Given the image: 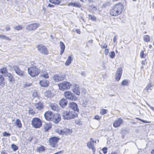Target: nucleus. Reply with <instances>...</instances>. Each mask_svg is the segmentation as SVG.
Masks as SVG:
<instances>
[{"instance_id":"e2e57ef3","label":"nucleus","mask_w":154,"mask_h":154,"mask_svg":"<svg viewBox=\"0 0 154 154\" xmlns=\"http://www.w3.org/2000/svg\"><path fill=\"white\" fill-rule=\"evenodd\" d=\"M4 39L6 40H11V39L10 38L6 36V35H5Z\"/></svg>"},{"instance_id":"aec40b11","label":"nucleus","mask_w":154,"mask_h":154,"mask_svg":"<svg viewBox=\"0 0 154 154\" xmlns=\"http://www.w3.org/2000/svg\"><path fill=\"white\" fill-rule=\"evenodd\" d=\"M49 82L47 80H42L39 82V84L42 87H46L49 85Z\"/></svg>"},{"instance_id":"13d9d810","label":"nucleus","mask_w":154,"mask_h":154,"mask_svg":"<svg viewBox=\"0 0 154 154\" xmlns=\"http://www.w3.org/2000/svg\"><path fill=\"white\" fill-rule=\"evenodd\" d=\"M109 49H107L106 48V49L104 51V53L105 55H107L108 54V53H109Z\"/></svg>"},{"instance_id":"393cba45","label":"nucleus","mask_w":154,"mask_h":154,"mask_svg":"<svg viewBox=\"0 0 154 154\" xmlns=\"http://www.w3.org/2000/svg\"><path fill=\"white\" fill-rule=\"evenodd\" d=\"M50 2L55 5H58L61 3L60 0H49Z\"/></svg>"},{"instance_id":"6e6552de","label":"nucleus","mask_w":154,"mask_h":154,"mask_svg":"<svg viewBox=\"0 0 154 154\" xmlns=\"http://www.w3.org/2000/svg\"><path fill=\"white\" fill-rule=\"evenodd\" d=\"M64 95L65 98L68 99L74 100H76V98L75 94L69 91H65Z\"/></svg>"},{"instance_id":"a878e982","label":"nucleus","mask_w":154,"mask_h":154,"mask_svg":"<svg viewBox=\"0 0 154 154\" xmlns=\"http://www.w3.org/2000/svg\"><path fill=\"white\" fill-rule=\"evenodd\" d=\"M8 72L7 69L5 67H3L0 69V73L3 74L4 76H5Z\"/></svg>"},{"instance_id":"c85d7f7f","label":"nucleus","mask_w":154,"mask_h":154,"mask_svg":"<svg viewBox=\"0 0 154 154\" xmlns=\"http://www.w3.org/2000/svg\"><path fill=\"white\" fill-rule=\"evenodd\" d=\"M143 39L144 42H148L150 41V37L148 35H144L143 36Z\"/></svg>"},{"instance_id":"423d86ee","label":"nucleus","mask_w":154,"mask_h":154,"mask_svg":"<svg viewBox=\"0 0 154 154\" xmlns=\"http://www.w3.org/2000/svg\"><path fill=\"white\" fill-rule=\"evenodd\" d=\"M59 140V137H56L50 138L49 140V145L53 147H57L58 146L57 144Z\"/></svg>"},{"instance_id":"f704fd0d","label":"nucleus","mask_w":154,"mask_h":154,"mask_svg":"<svg viewBox=\"0 0 154 154\" xmlns=\"http://www.w3.org/2000/svg\"><path fill=\"white\" fill-rule=\"evenodd\" d=\"M45 150V147L43 146H41L38 148L37 151V152H40L42 151H44Z\"/></svg>"},{"instance_id":"2f4dec72","label":"nucleus","mask_w":154,"mask_h":154,"mask_svg":"<svg viewBox=\"0 0 154 154\" xmlns=\"http://www.w3.org/2000/svg\"><path fill=\"white\" fill-rule=\"evenodd\" d=\"M51 109L54 111H57L58 109V107L54 104H51L50 105Z\"/></svg>"},{"instance_id":"bb28decb","label":"nucleus","mask_w":154,"mask_h":154,"mask_svg":"<svg viewBox=\"0 0 154 154\" xmlns=\"http://www.w3.org/2000/svg\"><path fill=\"white\" fill-rule=\"evenodd\" d=\"M15 125L17 126L19 128H21L22 127V124L20 121L18 119H17L15 122Z\"/></svg>"},{"instance_id":"7c9ffc66","label":"nucleus","mask_w":154,"mask_h":154,"mask_svg":"<svg viewBox=\"0 0 154 154\" xmlns=\"http://www.w3.org/2000/svg\"><path fill=\"white\" fill-rule=\"evenodd\" d=\"M151 82L149 83L147 85H146V87L144 88V90L147 92L149 89H151L152 88Z\"/></svg>"},{"instance_id":"8fccbe9b","label":"nucleus","mask_w":154,"mask_h":154,"mask_svg":"<svg viewBox=\"0 0 154 154\" xmlns=\"http://www.w3.org/2000/svg\"><path fill=\"white\" fill-rule=\"evenodd\" d=\"M32 84L31 83H26L24 85V87H29L31 86Z\"/></svg>"},{"instance_id":"39448f33","label":"nucleus","mask_w":154,"mask_h":154,"mask_svg":"<svg viewBox=\"0 0 154 154\" xmlns=\"http://www.w3.org/2000/svg\"><path fill=\"white\" fill-rule=\"evenodd\" d=\"M36 47L38 51L41 54L45 55L48 54V51L46 46L42 44H39L37 45Z\"/></svg>"},{"instance_id":"412c9836","label":"nucleus","mask_w":154,"mask_h":154,"mask_svg":"<svg viewBox=\"0 0 154 154\" xmlns=\"http://www.w3.org/2000/svg\"><path fill=\"white\" fill-rule=\"evenodd\" d=\"M35 108L38 110H41L43 109L44 107L43 103L41 102H39L35 104Z\"/></svg>"},{"instance_id":"72a5a7b5","label":"nucleus","mask_w":154,"mask_h":154,"mask_svg":"<svg viewBox=\"0 0 154 154\" xmlns=\"http://www.w3.org/2000/svg\"><path fill=\"white\" fill-rule=\"evenodd\" d=\"M108 112V111L107 109H101L100 111V113L102 115H104L106 114Z\"/></svg>"},{"instance_id":"c9c22d12","label":"nucleus","mask_w":154,"mask_h":154,"mask_svg":"<svg viewBox=\"0 0 154 154\" xmlns=\"http://www.w3.org/2000/svg\"><path fill=\"white\" fill-rule=\"evenodd\" d=\"M11 148L14 151H15L18 149V147L14 144H11Z\"/></svg>"},{"instance_id":"4c0bfd02","label":"nucleus","mask_w":154,"mask_h":154,"mask_svg":"<svg viewBox=\"0 0 154 154\" xmlns=\"http://www.w3.org/2000/svg\"><path fill=\"white\" fill-rule=\"evenodd\" d=\"M28 113L29 114L34 115L35 113L34 110L30 108L29 110Z\"/></svg>"},{"instance_id":"cd10ccee","label":"nucleus","mask_w":154,"mask_h":154,"mask_svg":"<svg viewBox=\"0 0 154 154\" xmlns=\"http://www.w3.org/2000/svg\"><path fill=\"white\" fill-rule=\"evenodd\" d=\"M45 131L46 132L48 131L51 128V125L47 123L44 125Z\"/></svg>"},{"instance_id":"f257e3e1","label":"nucleus","mask_w":154,"mask_h":154,"mask_svg":"<svg viewBox=\"0 0 154 154\" xmlns=\"http://www.w3.org/2000/svg\"><path fill=\"white\" fill-rule=\"evenodd\" d=\"M124 8V5L121 2H119L115 4L113 8L110 10V15L113 16H118L122 13Z\"/></svg>"},{"instance_id":"20e7f679","label":"nucleus","mask_w":154,"mask_h":154,"mask_svg":"<svg viewBox=\"0 0 154 154\" xmlns=\"http://www.w3.org/2000/svg\"><path fill=\"white\" fill-rule=\"evenodd\" d=\"M31 124L32 127L35 128H39L42 126V122L39 118L35 117L32 119Z\"/></svg>"},{"instance_id":"dca6fc26","label":"nucleus","mask_w":154,"mask_h":154,"mask_svg":"<svg viewBox=\"0 0 154 154\" xmlns=\"http://www.w3.org/2000/svg\"><path fill=\"white\" fill-rule=\"evenodd\" d=\"M94 140H93L92 138L90 139V141L88 142L87 143V146L89 149H91L93 152H95V149L93 143Z\"/></svg>"},{"instance_id":"c03bdc74","label":"nucleus","mask_w":154,"mask_h":154,"mask_svg":"<svg viewBox=\"0 0 154 154\" xmlns=\"http://www.w3.org/2000/svg\"><path fill=\"white\" fill-rule=\"evenodd\" d=\"M121 75H120L117 74H116L115 75L116 79L117 81H119L121 78Z\"/></svg>"},{"instance_id":"a19ab883","label":"nucleus","mask_w":154,"mask_h":154,"mask_svg":"<svg viewBox=\"0 0 154 154\" xmlns=\"http://www.w3.org/2000/svg\"><path fill=\"white\" fill-rule=\"evenodd\" d=\"M73 7L80 8L81 6L80 4L78 2H74L73 3Z\"/></svg>"},{"instance_id":"7ed1b4c3","label":"nucleus","mask_w":154,"mask_h":154,"mask_svg":"<svg viewBox=\"0 0 154 154\" xmlns=\"http://www.w3.org/2000/svg\"><path fill=\"white\" fill-rule=\"evenodd\" d=\"M33 66L28 68V70L29 74L32 77L37 76L40 73V70L37 67L35 66L33 64Z\"/></svg>"},{"instance_id":"3c124183","label":"nucleus","mask_w":154,"mask_h":154,"mask_svg":"<svg viewBox=\"0 0 154 154\" xmlns=\"http://www.w3.org/2000/svg\"><path fill=\"white\" fill-rule=\"evenodd\" d=\"M144 51L142 50L141 51L140 53V57L141 58H144Z\"/></svg>"},{"instance_id":"4468645a","label":"nucleus","mask_w":154,"mask_h":154,"mask_svg":"<svg viewBox=\"0 0 154 154\" xmlns=\"http://www.w3.org/2000/svg\"><path fill=\"white\" fill-rule=\"evenodd\" d=\"M60 120V116L58 114H54L51 121H52L55 124H57Z\"/></svg>"},{"instance_id":"de8ad7c7","label":"nucleus","mask_w":154,"mask_h":154,"mask_svg":"<svg viewBox=\"0 0 154 154\" xmlns=\"http://www.w3.org/2000/svg\"><path fill=\"white\" fill-rule=\"evenodd\" d=\"M136 119H138V120H140V121H141L142 122H143V123H149L150 122H149L148 121H147L145 120H143V119H139V118H137Z\"/></svg>"},{"instance_id":"2eb2a0df","label":"nucleus","mask_w":154,"mask_h":154,"mask_svg":"<svg viewBox=\"0 0 154 154\" xmlns=\"http://www.w3.org/2000/svg\"><path fill=\"white\" fill-rule=\"evenodd\" d=\"M123 122V119L121 118H119L114 122L113 126L115 128L119 127Z\"/></svg>"},{"instance_id":"a211bd4d","label":"nucleus","mask_w":154,"mask_h":154,"mask_svg":"<svg viewBox=\"0 0 154 154\" xmlns=\"http://www.w3.org/2000/svg\"><path fill=\"white\" fill-rule=\"evenodd\" d=\"M68 101L65 98H63L61 99L59 101V104L62 108H64L67 106V104Z\"/></svg>"},{"instance_id":"f8f14e48","label":"nucleus","mask_w":154,"mask_h":154,"mask_svg":"<svg viewBox=\"0 0 154 154\" xmlns=\"http://www.w3.org/2000/svg\"><path fill=\"white\" fill-rule=\"evenodd\" d=\"M65 76L64 75L61 74H55L53 76L54 80L56 82H59L64 80Z\"/></svg>"},{"instance_id":"bf43d9fd","label":"nucleus","mask_w":154,"mask_h":154,"mask_svg":"<svg viewBox=\"0 0 154 154\" xmlns=\"http://www.w3.org/2000/svg\"><path fill=\"white\" fill-rule=\"evenodd\" d=\"M5 29L7 31H8L10 30V28L9 26L8 25L5 27Z\"/></svg>"},{"instance_id":"0e129e2a","label":"nucleus","mask_w":154,"mask_h":154,"mask_svg":"<svg viewBox=\"0 0 154 154\" xmlns=\"http://www.w3.org/2000/svg\"><path fill=\"white\" fill-rule=\"evenodd\" d=\"M117 40L116 35H115L113 38V41L114 42H116Z\"/></svg>"},{"instance_id":"4d7b16f0","label":"nucleus","mask_w":154,"mask_h":154,"mask_svg":"<svg viewBox=\"0 0 154 154\" xmlns=\"http://www.w3.org/2000/svg\"><path fill=\"white\" fill-rule=\"evenodd\" d=\"M101 117H100L98 115H96L94 117L95 119H96L97 120H99L100 119H101Z\"/></svg>"},{"instance_id":"680f3d73","label":"nucleus","mask_w":154,"mask_h":154,"mask_svg":"<svg viewBox=\"0 0 154 154\" xmlns=\"http://www.w3.org/2000/svg\"><path fill=\"white\" fill-rule=\"evenodd\" d=\"M48 7L50 8H54V5H51L50 4H49L48 5Z\"/></svg>"},{"instance_id":"1a4fd4ad","label":"nucleus","mask_w":154,"mask_h":154,"mask_svg":"<svg viewBox=\"0 0 154 154\" xmlns=\"http://www.w3.org/2000/svg\"><path fill=\"white\" fill-rule=\"evenodd\" d=\"M40 25L39 23H34L27 25L26 26V29L29 31L34 30L38 28Z\"/></svg>"},{"instance_id":"5fc2aeb1","label":"nucleus","mask_w":154,"mask_h":154,"mask_svg":"<svg viewBox=\"0 0 154 154\" xmlns=\"http://www.w3.org/2000/svg\"><path fill=\"white\" fill-rule=\"evenodd\" d=\"M109 4L108 2H106L104 3L102 5V7L103 8H105L107 6H109Z\"/></svg>"},{"instance_id":"338daca9","label":"nucleus","mask_w":154,"mask_h":154,"mask_svg":"<svg viewBox=\"0 0 154 154\" xmlns=\"http://www.w3.org/2000/svg\"><path fill=\"white\" fill-rule=\"evenodd\" d=\"M73 3H74V2H71L70 3H69L68 5L69 6H73Z\"/></svg>"},{"instance_id":"052dcab7","label":"nucleus","mask_w":154,"mask_h":154,"mask_svg":"<svg viewBox=\"0 0 154 154\" xmlns=\"http://www.w3.org/2000/svg\"><path fill=\"white\" fill-rule=\"evenodd\" d=\"M5 35H0V38L2 39H4L5 37Z\"/></svg>"},{"instance_id":"37998d69","label":"nucleus","mask_w":154,"mask_h":154,"mask_svg":"<svg viewBox=\"0 0 154 154\" xmlns=\"http://www.w3.org/2000/svg\"><path fill=\"white\" fill-rule=\"evenodd\" d=\"M109 56L111 58H114L115 56V54L114 51H112L110 53L109 55Z\"/></svg>"},{"instance_id":"9b49d317","label":"nucleus","mask_w":154,"mask_h":154,"mask_svg":"<svg viewBox=\"0 0 154 154\" xmlns=\"http://www.w3.org/2000/svg\"><path fill=\"white\" fill-rule=\"evenodd\" d=\"M54 114L53 112L51 111H48L45 112L44 115L45 118L46 120L51 121Z\"/></svg>"},{"instance_id":"6e6d98bb","label":"nucleus","mask_w":154,"mask_h":154,"mask_svg":"<svg viewBox=\"0 0 154 154\" xmlns=\"http://www.w3.org/2000/svg\"><path fill=\"white\" fill-rule=\"evenodd\" d=\"M42 76L46 79L48 78L49 77V75L48 73L44 74L42 75Z\"/></svg>"},{"instance_id":"ddd939ff","label":"nucleus","mask_w":154,"mask_h":154,"mask_svg":"<svg viewBox=\"0 0 154 154\" xmlns=\"http://www.w3.org/2000/svg\"><path fill=\"white\" fill-rule=\"evenodd\" d=\"M13 67L15 73L17 75L21 77L24 76V72L20 69L18 66L14 65Z\"/></svg>"},{"instance_id":"b1692460","label":"nucleus","mask_w":154,"mask_h":154,"mask_svg":"<svg viewBox=\"0 0 154 154\" xmlns=\"http://www.w3.org/2000/svg\"><path fill=\"white\" fill-rule=\"evenodd\" d=\"M4 76L5 77H8V79L10 82H11L12 81L13 79V77L12 75L10 73H9L8 72Z\"/></svg>"},{"instance_id":"e433bc0d","label":"nucleus","mask_w":154,"mask_h":154,"mask_svg":"<svg viewBox=\"0 0 154 154\" xmlns=\"http://www.w3.org/2000/svg\"><path fill=\"white\" fill-rule=\"evenodd\" d=\"M122 69L121 68H119L116 71V74H117L120 75H122Z\"/></svg>"},{"instance_id":"864d4df0","label":"nucleus","mask_w":154,"mask_h":154,"mask_svg":"<svg viewBox=\"0 0 154 154\" xmlns=\"http://www.w3.org/2000/svg\"><path fill=\"white\" fill-rule=\"evenodd\" d=\"M0 152L1 154H8L7 152L5 151L4 149H2Z\"/></svg>"},{"instance_id":"79ce46f5","label":"nucleus","mask_w":154,"mask_h":154,"mask_svg":"<svg viewBox=\"0 0 154 154\" xmlns=\"http://www.w3.org/2000/svg\"><path fill=\"white\" fill-rule=\"evenodd\" d=\"M14 29L17 30L19 31L22 30L23 29V27L19 25L15 26Z\"/></svg>"},{"instance_id":"58836bf2","label":"nucleus","mask_w":154,"mask_h":154,"mask_svg":"<svg viewBox=\"0 0 154 154\" xmlns=\"http://www.w3.org/2000/svg\"><path fill=\"white\" fill-rule=\"evenodd\" d=\"M4 78L3 76L1 75H0V85L4 84Z\"/></svg>"},{"instance_id":"f03ea898","label":"nucleus","mask_w":154,"mask_h":154,"mask_svg":"<svg viewBox=\"0 0 154 154\" xmlns=\"http://www.w3.org/2000/svg\"><path fill=\"white\" fill-rule=\"evenodd\" d=\"M63 117L64 119L69 120L75 119L78 116L77 112L72 110L68 109L64 110L62 113Z\"/></svg>"},{"instance_id":"4be33fe9","label":"nucleus","mask_w":154,"mask_h":154,"mask_svg":"<svg viewBox=\"0 0 154 154\" xmlns=\"http://www.w3.org/2000/svg\"><path fill=\"white\" fill-rule=\"evenodd\" d=\"M60 45L61 49L60 54L61 55H62L64 51L65 48V45L62 42H60Z\"/></svg>"},{"instance_id":"473e14b6","label":"nucleus","mask_w":154,"mask_h":154,"mask_svg":"<svg viewBox=\"0 0 154 154\" xmlns=\"http://www.w3.org/2000/svg\"><path fill=\"white\" fill-rule=\"evenodd\" d=\"M45 94L48 98H51L52 96V94L51 91H47L45 93Z\"/></svg>"},{"instance_id":"6ab92c4d","label":"nucleus","mask_w":154,"mask_h":154,"mask_svg":"<svg viewBox=\"0 0 154 154\" xmlns=\"http://www.w3.org/2000/svg\"><path fill=\"white\" fill-rule=\"evenodd\" d=\"M74 93L77 95H79L80 94V91H79V88L78 85H75L72 89Z\"/></svg>"},{"instance_id":"ea45409f","label":"nucleus","mask_w":154,"mask_h":154,"mask_svg":"<svg viewBox=\"0 0 154 154\" xmlns=\"http://www.w3.org/2000/svg\"><path fill=\"white\" fill-rule=\"evenodd\" d=\"M128 80L127 79H124L123 80L121 84L122 85H128Z\"/></svg>"},{"instance_id":"69168bd1","label":"nucleus","mask_w":154,"mask_h":154,"mask_svg":"<svg viewBox=\"0 0 154 154\" xmlns=\"http://www.w3.org/2000/svg\"><path fill=\"white\" fill-rule=\"evenodd\" d=\"M63 151H60L56 152L54 154H60L61 153H63Z\"/></svg>"},{"instance_id":"9d476101","label":"nucleus","mask_w":154,"mask_h":154,"mask_svg":"<svg viewBox=\"0 0 154 154\" xmlns=\"http://www.w3.org/2000/svg\"><path fill=\"white\" fill-rule=\"evenodd\" d=\"M69 109L72 110L77 112H79V109L77 104L74 102H70L69 103Z\"/></svg>"},{"instance_id":"5701e85b","label":"nucleus","mask_w":154,"mask_h":154,"mask_svg":"<svg viewBox=\"0 0 154 154\" xmlns=\"http://www.w3.org/2000/svg\"><path fill=\"white\" fill-rule=\"evenodd\" d=\"M73 60V57L71 56H69L68 58L65 63L66 66H69Z\"/></svg>"},{"instance_id":"c756f323","label":"nucleus","mask_w":154,"mask_h":154,"mask_svg":"<svg viewBox=\"0 0 154 154\" xmlns=\"http://www.w3.org/2000/svg\"><path fill=\"white\" fill-rule=\"evenodd\" d=\"M88 17L92 21H95L96 20L97 18L94 15L89 14L88 15Z\"/></svg>"},{"instance_id":"774afa93","label":"nucleus","mask_w":154,"mask_h":154,"mask_svg":"<svg viewBox=\"0 0 154 154\" xmlns=\"http://www.w3.org/2000/svg\"><path fill=\"white\" fill-rule=\"evenodd\" d=\"M76 32L78 33L79 34H80L81 33V31H80L79 29H77L76 30Z\"/></svg>"},{"instance_id":"603ef678","label":"nucleus","mask_w":154,"mask_h":154,"mask_svg":"<svg viewBox=\"0 0 154 154\" xmlns=\"http://www.w3.org/2000/svg\"><path fill=\"white\" fill-rule=\"evenodd\" d=\"M146 104L154 112V107L153 106H151L148 103H146Z\"/></svg>"},{"instance_id":"a18cd8bd","label":"nucleus","mask_w":154,"mask_h":154,"mask_svg":"<svg viewBox=\"0 0 154 154\" xmlns=\"http://www.w3.org/2000/svg\"><path fill=\"white\" fill-rule=\"evenodd\" d=\"M11 135V134L6 131L4 132L3 133V137H9Z\"/></svg>"},{"instance_id":"0eeeda50","label":"nucleus","mask_w":154,"mask_h":154,"mask_svg":"<svg viewBox=\"0 0 154 154\" xmlns=\"http://www.w3.org/2000/svg\"><path fill=\"white\" fill-rule=\"evenodd\" d=\"M60 90L64 91V90L69 89L71 86V84L67 82H64L59 83L58 85Z\"/></svg>"},{"instance_id":"49530a36","label":"nucleus","mask_w":154,"mask_h":154,"mask_svg":"<svg viewBox=\"0 0 154 154\" xmlns=\"http://www.w3.org/2000/svg\"><path fill=\"white\" fill-rule=\"evenodd\" d=\"M100 46L102 49L106 48L107 47V45L106 43H103L102 45H100Z\"/></svg>"},{"instance_id":"f3484780","label":"nucleus","mask_w":154,"mask_h":154,"mask_svg":"<svg viewBox=\"0 0 154 154\" xmlns=\"http://www.w3.org/2000/svg\"><path fill=\"white\" fill-rule=\"evenodd\" d=\"M72 132V130L68 128L65 129L64 130H61L60 131H59V133L60 134H65V135H68L69 134L71 133Z\"/></svg>"},{"instance_id":"09e8293b","label":"nucleus","mask_w":154,"mask_h":154,"mask_svg":"<svg viewBox=\"0 0 154 154\" xmlns=\"http://www.w3.org/2000/svg\"><path fill=\"white\" fill-rule=\"evenodd\" d=\"M107 148L106 147H104L102 149V150L103 153L105 154L107 152Z\"/></svg>"}]
</instances>
